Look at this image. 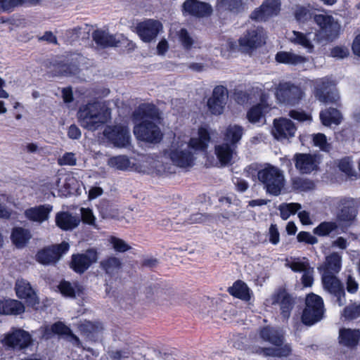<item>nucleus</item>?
Listing matches in <instances>:
<instances>
[{"instance_id":"41","label":"nucleus","mask_w":360,"mask_h":360,"mask_svg":"<svg viewBox=\"0 0 360 360\" xmlns=\"http://www.w3.org/2000/svg\"><path fill=\"white\" fill-rule=\"evenodd\" d=\"M60 293L67 297L75 298L77 295L79 296L82 292V288L77 284L63 281L58 285Z\"/></svg>"},{"instance_id":"44","label":"nucleus","mask_w":360,"mask_h":360,"mask_svg":"<svg viewBox=\"0 0 360 360\" xmlns=\"http://www.w3.org/2000/svg\"><path fill=\"white\" fill-rule=\"evenodd\" d=\"M79 329L82 334L91 340H95L100 332L98 325L87 321L82 323L79 326Z\"/></svg>"},{"instance_id":"8","label":"nucleus","mask_w":360,"mask_h":360,"mask_svg":"<svg viewBox=\"0 0 360 360\" xmlns=\"http://www.w3.org/2000/svg\"><path fill=\"white\" fill-rule=\"evenodd\" d=\"M3 345L14 351L27 349L32 344V335L23 329L13 328L2 340Z\"/></svg>"},{"instance_id":"5","label":"nucleus","mask_w":360,"mask_h":360,"mask_svg":"<svg viewBox=\"0 0 360 360\" xmlns=\"http://www.w3.org/2000/svg\"><path fill=\"white\" fill-rule=\"evenodd\" d=\"M305 308L302 314L304 325L312 326L321 321L324 313L323 299L314 293L308 295L305 300Z\"/></svg>"},{"instance_id":"52","label":"nucleus","mask_w":360,"mask_h":360,"mask_svg":"<svg viewBox=\"0 0 360 360\" xmlns=\"http://www.w3.org/2000/svg\"><path fill=\"white\" fill-rule=\"evenodd\" d=\"M313 143L316 147H319L322 151L328 152L331 147L328 143L326 136L321 133L313 135Z\"/></svg>"},{"instance_id":"1","label":"nucleus","mask_w":360,"mask_h":360,"mask_svg":"<svg viewBox=\"0 0 360 360\" xmlns=\"http://www.w3.org/2000/svg\"><path fill=\"white\" fill-rule=\"evenodd\" d=\"M133 119L136 122L134 134L137 139L150 143H160L162 138L158 124L160 116L158 108L153 104L143 103L133 112Z\"/></svg>"},{"instance_id":"21","label":"nucleus","mask_w":360,"mask_h":360,"mask_svg":"<svg viewBox=\"0 0 360 360\" xmlns=\"http://www.w3.org/2000/svg\"><path fill=\"white\" fill-rule=\"evenodd\" d=\"M15 290L18 297L25 300L29 305L34 306L38 304L37 294L27 281L24 279L17 280Z\"/></svg>"},{"instance_id":"42","label":"nucleus","mask_w":360,"mask_h":360,"mask_svg":"<svg viewBox=\"0 0 360 360\" xmlns=\"http://www.w3.org/2000/svg\"><path fill=\"white\" fill-rule=\"evenodd\" d=\"M101 268L105 271V274L109 276H112L117 273L121 267L120 260L115 257H110L100 263Z\"/></svg>"},{"instance_id":"50","label":"nucleus","mask_w":360,"mask_h":360,"mask_svg":"<svg viewBox=\"0 0 360 360\" xmlns=\"http://www.w3.org/2000/svg\"><path fill=\"white\" fill-rule=\"evenodd\" d=\"M294 16L298 22H305L311 18V13L307 7L297 5L294 10Z\"/></svg>"},{"instance_id":"11","label":"nucleus","mask_w":360,"mask_h":360,"mask_svg":"<svg viewBox=\"0 0 360 360\" xmlns=\"http://www.w3.org/2000/svg\"><path fill=\"white\" fill-rule=\"evenodd\" d=\"M321 281L323 289L335 298L339 306L345 303V292L341 281L335 275L321 274Z\"/></svg>"},{"instance_id":"24","label":"nucleus","mask_w":360,"mask_h":360,"mask_svg":"<svg viewBox=\"0 0 360 360\" xmlns=\"http://www.w3.org/2000/svg\"><path fill=\"white\" fill-rule=\"evenodd\" d=\"M56 224L63 231H72L77 228L81 221L80 217L69 212H59L56 215Z\"/></svg>"},{"instance_id":"9","label":"nucleus","mask_w":360,"mask_h":360,"mask_svg":"<svg viewBox=\"0 0 360 360\" xmlns=\"http://www.w3.org/2000/svg\"><path fill=\"white\" fill-rule=\"evenodd\" d=\"M276 98L280 103L294 105L302 98L304 93L291 82L280 83L276 89Z\"/></svg>"},{"instance_id":"30","label":"nucleus","mask_w":360,"mask_h":360,"mask_svg":"<svg viewBox=\"0 0 360 360\" xmlns=\"http://www.w3.org/2000/svg\"><path fill=\"white\" fill-rule=\"evenodd\" d=\"M52 330L55 335H64L65 339L71 342L74 346L80 347L82 343L79 338L75 335L71 329L65 326L63 322L58 321L52 324Z\"/></svg>"},{"instance_id":"51","label":"nucleus","mask_w":360,"mask_h":360,"mask_svg":"<svg viewBox=\"0 0 360 360\" xmlns=\"http://www.w3.org/2000/svg\"><path fill=\"white\" fill-rule=\"evenodd\" d=\"M347 320H353L360 317V304L353 303L347 306L342 314Z\"/></svg>"},{"instance_id":"48","label":"nucleus","mask_w":360,"mask_h":360,"mask_svg":"<svg viewBox=\"0 0 360 360\" xmlns=\"http://www.w3.org/2000/svg\"><path fill=\"white\" fill-rule=\"evenodd\" d=\"M108 165L119 170H127L131 166V162L126 155L112 157L108 160Z\"/></svg>"},{"instance_id":"46","label":"nucleus","mask_w":360,"mask_h":360,"mask_svg":"<svg viewBox=\"0 0 360 360\" xmlns=\"http://www.w3.org/2000/svg\"><path fill=\"white\" fill-rule=\"evenodd\" d=\"M338 225L334 221H323L314 229V233L319 236H327L336 231Z\"/></svg>"},{"instance_id":"26","label":"nucleus","mask_w":360,"mask_h":360,"mask_svg":"<svg viewBox=\"0 0 360 360\" xmlns=\"http://www.w3.org/2000/svg\"><path fill=\"white\" fill-rule=\"evenodd\" d=\"M342 268V257L338 252H333L326 257L323 264L319 268L321 274L335 275Z\"/></svg>"},{"instance_id":"43","label":"nucleus","mask_w":360,"mask_h":360,"mask_svg":"<svg viewBox=\"0 0 360 360\" xmlns=\"http://www.w3.org/2000/svg\"><path fill=\"white\" fill-rule=\"evenodd\" d=\"M292 188L299 192H307L314 188V183L307 179L295 176L291 179Z\"/></svg>"},{"instance_id":"60","label":"nucleus","mask_w":360,"mask_h":360,"mask_svg":"<svg viewBox=\"0 0 360 360\" xmlns=\"http://www.w3.org/2000/svg\"><path fill=\"white\" fill-rule=\"evenodd\" d=\"M269 242L273 245H277L280 240V234L276 224H271L269 229Z\"/></svg>"},{"instance_id":"40","label":"nucleus","mask_w":360,"mask_h":360,"mask_svg":"<svg viewBox=\"0 0 360 360\" xmlns=\"http://www.w3.org/2000/svg\"><path fill=\"white\" fill-rule=\"evenodd\" d=\"M293 37L291 41L295 44L300 45L304 48L308 53H311L314 50V45L311 41V33L308 32L304 34L298 31H293Z\"/></svg>"},{"instance_id":"61","label":"nucleus","mask_w":360,"mask_h":360,"mask_svg":"<svg viewBox=\"0 0 360 360\" xmlns=\"http://www.w3.org/2000/svg\"><path fill=\"white\" fill-rule=\"evenodd\" d=\"M314 269L310 267L305 271L302 276V283L304 287H310L312 285L314 282L313 277Z\"/></svg>"},{"instance_id":"47","label":"nucleus","mask_w":360,"mask_h":360,"mask_svg":"<svg viewBox=\"0 0 360 360\" xmlns=\"http://www.w3.org/2000/svg\"><path fill=\"white\" fill-rule=\"evenodd\" d=\"M301 208V205L297 202L282 203L279 205L278 210L282 219L287 220L291 214H295Z\"/></svg>"},{"instance_id":"28","label":"nucleus","mask_w":360,"mask_h":360,"mask_svg":"<svg viewBox=\"0 0 360 360\" xmlns=\"http://www.w3.org/2000/svg\"><path fill=\"white\" fill-rule=\"evenodd\" d=\"M269 111V107L262 102L251 107L247 112V119L252 124H263L265 115Z\"/></svg>"},{"instance_id":"32","label":"nucleus","mask_w":360,"mask_h":360,"mask_svg":"<svg viewBox=\"0 0 360 360\" xmlns=\"http://www.w3.org/2000/svg\"><path fill=\"white\" fill-rule=\"evenodd\" d=\"M342 208L338 215L340 221L344 222H351L354 221L357 214V210L353 203L345 199L341 200Z\"/></svg>"},{"instance_id":"45","label":"nucleus","mask_w":360,"mask_h":360,"mask_svg":"<svg viewBox=\"0 0 360 360\" xmlns=\"http://www.w3.org/2000/svg\"><path fill=\"white\" fill-rule=\"evenodd\" d=\"M40 0H0V11H12L14 8L24 4L36 5Z\"/></svg>"},{"instance_id":"16","label":"nucleus","mask_w":360,"mask_h":360,"mask_svg":"<svg viewBox=\"0 0 360 360\" xmlns=\"http://www.w3.org/2000/svg\"><path fill=\"white\" fill-rule=\"evenodd\" d=\"M281 10L280 0H265L262 4L250 15V18L255 21H266L270 18L277 15Z\"/></svg>"},{"instance_id":"59","label":"nucleus","mask_w":360,"mask_h":360,"mask_svg":"<svg viewBox=\"0 0 360 360\" xmlns=\"http://www.w3.org/2000/svg\"><path fill=\"white\" fill-rule=\"evenodd\" d=\"M297 241L309 245H314L318 243L317 238L309 232L300 231L297 236Z\"/></svg>"},{"instance_id":"13","label":"nucleus","mask_w":360,"mask_h":360,"mask_svg":"<svg viewBox=\"0 0 360 360\" xmlns=\"http://www.w3.org/2000/svg\"><path fill=\"white\" fill-rule=\"evenodd\" d=\"M103 135L115 147L126 148L130 144V134L127 127L120 125L107 126Z\"/></svg>"},{"instance_id":"3","label":"nucleus","mask_w":360,"mask_h":360,"mask_svg":"<svg viewBox=\"0 0 360 360\" xmlns=\"http://www.w3.org/2000/svg\"><path fill=\"white\" fill-rule=\"evenodd\" d=\"M257 178L267 194L278 196L282 193L285 179L283 172L277 167L268 165L258 171Z\"/></svg>"},{"instance_id":"34","label":"nucleus","mask_w":360,"mask_h":360,"mask_svg":"<svg viewBox=\"0 0 360 360\" xmlns=\"http://www.w3.org/2000/svg\"><path fill=\"white\" fill-rule=\"evenodd\" d=\"M92 37L96 44L101 47L116 46L119 42L115 36L103 30H95Z\"/></svg>"},{"instance_id":"39","label":"nucleus","mask_w":360,"mask_h":360,"mask_svg":"<svg viewBox=\"0 0 360 360\" xmlns=\"http://www.w3.org/2000/svg\"><path fill=\"white\" fill-rule=\"evenodd\" d=\"M320 119L323 125L330 126L332 124H339L342 115L336 108H329L320 112Z\"/></svg>"},{"instance_id":"63","label":"nucleus","mask_w":360,"mask_h":360,"mask_svg":"<svg viewBox=\"0 0 360 360\" xmlns=\"http://www.w3.org/2000/svg\"><path fill=\"white\" fill-rule=\"evenodd\" d=\"M289 115L291 118L298 120L300 122L311 120V116L304 112V111L292 110L290 111Z\"/></svg>"},{"instance_id":"20","label":"nucleus","mask_w":360,"mask_h":360,"mask_svg":"<svg viewBox=\"0 0 360 360\" xmlns=\"http://www.w3.org/2000/svg\"><path fill=\"white\" fill-rule=\"evenodd\" d=\"M272 303L279 305L282 318L288 320L295 305L293 297L285 290H279L273 295Z\"/></svg>"},{"instance_id":"25","label":"nucleus","mask_w":360,"mask_h":360,"mask_svg":"<svg viewBox=\"0 0 360 360\" xmlns=\"http://www.w3.org/2000/svg\"><path fill=\"white\" fill-rule=\"evenodd\" d=\"M254 352L265 357H288L292 353V346L290 343H285L284 345L274 347H257Z\"/></svg>"},{"instance_id":"6","label":"nucleus","mask_w":360,"mask_h":360,"mask_svg":"<svg viewBox=\"0 0 360 360\" xmlns=\"http://www.w3.org/2000/svg\"><path fill=\"white\" fill-rule=\"evenodd\" d=\"M266 33L262 27H252L248 30L238 41L239 50L243 53H250L265 44Z\"/></svg>"},{"instance_id":"54","label":"nucleus","mask_w":360,"mask_h":360,"mask_svg":"<svg viewBox=\"0 0 360 360\" xmlns=\"http://www.w3.org/2000/svg\"><path fill=\"white\" fill-rule=\"evenodd\" d=\"M339 169L346 175L352 176L354 175L352 161L349 157H345L339 161Z\"/></svg>"},{"instance_id":"18","label":"nucleus","mask_w":360,"mask_h":360,"mask_svg":"<svg viewBox=\"0 0 360 360\" xmlns=\"http://www.w3.org/2000/svg\"><path fill=\"white\" fill-rule=\"evenodd\" d=\"M228 98L227 89L224 86H217L213 89L212 96L207 101V107L213 115H221Z\"/></svg>"},{"instance_id":"31","label":"nucleus","mask_w":360,"mask_h":360,"mask_svg":"<svg viewBox=\"0 0 360 360\" xmlns=\"http://www.w3.org/2000/svg\"><path fill=\"white\" fill-rule=\"evenodd\" d=\"M25 311V306L16 300H0V314L19 315Z\"/></svg>"},{"instance_id":"2","label":"nucleus","mask_w":360,"mask_h":360,"mask_svg":"<svg viewBox=\"0 0 360 360\" xmlns=\"http://www.w3.org/2000/svg\"><path fill=\"white\" fill-rule=\"evenodd\" d=\"M210 141V132L206 127L198 129V137L191 138L188 143H173L170 148L165 152L172 163L181 168L191 167L195 157L192 150L205 151Z\"/></svg>"},{"instance_id":"15","label":"nucleus","mask_w":360,"mask_h":360,"mask_svg":"<svg viewBox=\"0 0 360 360\" xmlns=\"http://www.w3.org/2000/svg\"><path fill=\"white\" fill-rule=\"evenodd\" d=\"M297 128L290 119L281 117L274 120L272 134L274 137L281 142L288 141L295 136Z\"/></svg>"},{"instance_id":"35","label":"nucleus","mask_w":360,"mask_h":360,"mask_svg":"<svg viewBox=\"0 0 360 360\" xmlns=\"http://www.w3.org/2000/svg\"><path fill=\"white\" fill-rule=\"evenodd\" d=\"M228 292L233 297L244 301H249L251 298L250 288L242 281H236L231 287L229 288Z\"/></svg>"},{"instance_id":"19","label":"nucleus","mask_w":360,"mask_h":360,"mask_svg":"<svg viewBox=\"0 0 360 360\" xmlns=\"http://www.w3.org/2000/svg\"><path fill=\"white\" fill-rule=\"evenodd\" d=\"M259 336L264 342L276 347L285 345V332L279 327L271 326L262 327L259 330Z\"/></svg>"},{"instance_id":"22","label":"nucleus","mask_w":360,"mask_h":360,"mask_svg":"<svg viewBox=\"0 0 360 360\" xmlns=\"http://www.w3.org/2000/svg\"><path fill=\"white\" fill-rule=\"evenodd\" d=\"M183 11L195 17H206L212 13V8L209 4L197 0H187L183 4Z\"/></svg>"},{"instance_id":"10","label":"nucleus","mask_w":360,"mask_h":360,"mask_svg":"<svg viewBox=\"0 0 360 360\" xmlns=\"http://www.w3.org/2000/svg\"><path fill=\"white\" fill-rule=\"evenodd\" d=\"M315 96L323 103H337L340 99L339 94L333 82L326 77L317 82Z\"/></svg>"},{"instance_id":"58","label":"nucleus","mask_w":360,"mask_h":360,"mask_svg":"<svg viewBox=\"0 0 360 360\" xmlns=\"http://www.w3.org/2000/svg\"><path fill=\"white\" fill-rule=\"evenodd\" d=\"M110 241L114 250L117 252H124L130 249V246L120 238L112 236Z\"/></svg>"},{"instance_id":"14","label":"nucleus","mask_w":360,"mask_h":360,"mask_svg":"<svg viewBox=\"0 0 360 360\" xmlns=\"http://www.w3.org/2000/svg\"><path fill=\"white\" fill-rule=\"evenodd\" d=\"M98 259V253L94 249H88L84 253L72 255L70 268L76 273H84Z\"/></svg>"},{"instance_id":"27","label":"nucleus","mask_w":360,"mask_h":360,"mask_svg":"<svg viewBox=\"0 0 360 360\" xmlns=\"http://www.w3.org/2000/svg\"><path fill=\"white\" fill-rule=\"evenodd\" d=\"M295 167L302 174H309L316 168L314 158L310 154L295 155Z\"/></svg>"},{"instance_id":"36","label":"nucleus","mask_w":360,"mask_h":360,"mask_svg":"<svg viewBox=\"0 0 360 360\" xmlns=\"http://www.w3.org/2000/svg\"><path fill=\"white\" fill-rule=\"evenodd\" d=\"M276 60L279 63L296 65L307 61L304 56L287 51H279L276 55Z\"/></svg>"},{"instance_id":"57","label":"nucleus","mask_w":360,"mask_h":360,"mask_svg":"<svg viewBox=\"0 0 360 360\" xmlns=\"http://www.w3.org/2000/svg\"><path fill=\"white\" fill-rule=\"evenodd\" d=\"M289 267L295 272L304 273L307 269L310 268V266L307 260H305V258H304L303 260L297 259V260L292 261L289 264Z\"/></svg>"},{"instance_id":"53","label":"nucleus","mask_w":360,"mask_h":360,"mask_svg":"<svg viewBox=\"0 0 360 360\" xmlns=\"http://www.w3.org/2000/svg\"><path fill=\"white\" fill-rule=\"evenodd\" d=\"M242 0H221L219 6L225 10L238 13L242 8Z\"/></svg>"},{"instance_id":"56","label":"nucleus","mask_w":360,"mask_h":360,"mask_svg":"<svg viewBox=\"0 0 360 360\" xmlns=\"http://www.w3.org/2000/svg\"><path fill=\"white\" fill-rule=\"evenodd\" d=\"M80 219L84 224L93 226L94 227H96V217L91 209L82 207L80 209Z\"/></svg>"},{"instance_id":"64","label":"nucleus","mask_w":360,"mask_h":360,"mask_svg":"<svg viewBox=\"0 0 360 360\" xmlns=\"http://www.w3.org/2000/svg\"><path fill=\"white\" fill-rule=\"evenodd\" d=\"M348 55V49L344 47L336 46L331 50V56L334 58H344Z\"/></svg>"},{"instance_id":"17","label":"nucleus","mask_w":360,"mask_h":360,"mask_svg":"<svg viewBox=\"0 0 360 360\" xmlns=\"http://www.w3.org/2000/svg\"><path fill=\"white\" fill-rule=\"evenodd\" d=\"M162 29V25L158 20L148 19L137 24L136 32L144 42H150L156 38Z\"/></svg>"},{"instance_id":"12","label":"nucleus","mask_w":360,"mask_h":360,"mask_svg":"<svg viewBox=\"0 0 360 360\" xmlns=\"http://www.w3.org/2000/svg\"><path fill=\"white\" fill-rule=\"evenodd\" d=\"M69 244L65 241L58 245L45 248L37 252L36 255L37 260L43 264L56 263L63 255L69 250Z\"/></svg>"},{"instance_id":"29","label":"nucleus","mask_w":360,"mask_h":360,"mask_svg":"<svg viewBox=\"0 0 360 360\" xmlns=\"http://www.w3.org/2000/svg\"><path fill=\"white\" fill-rule=\"evenodd\" d=\"M340 343L347 347L356 346L360 340V330L356 329L342 328L339 333Z\"/></svg>"},{"instance_id":"38","label":"nucleus","mask_w":360,"mask_h":360,"mask_svg":"<svg viewBox=\"0 0 360 360\" xmlns=\"http://www.w3.org/2000/svg\"><path fill=\"white\" fill-rule=\"evenodd\" d=\"M31 238L29 230L22 227L14 228L12 231L11 238L13 243L17 248H23Z\"/></svg>"},{"instance_id":"37","label":"nucleus","mask_w":360,"mask_h":360,"mask_svg":"<svg viewBox=\"0 0 360 360\" xmlns=\"http://www.w3.org/2000/svg\"><path fill=\"white\" fill-rule=\"evenodd\" d=\"M243 135V127L237 124H230L224 133L226 143L236 147Z\"/></svg>"},{"instance_id":"23","label":"nucleus","mask_w":360,"mask_h":360,"mask_svg":"<svg viewBox=\"0 0 360 360\" xmlns=\"http://www.w3.org/2000/svg\"><path fill=\"white\" fill-rule=\"evenodd\" d=\"M52 210L51 205L44 204L27 209L25 211V216L31 221L41 224L49 219Z\"/></svg>"},{"instance_id":"55","label":"nucleus","mask_w":360,"mask_h":360,"mask_svg":"<svg viewBox=\"0 0 360 360\" xmlns=\"http://www.w3.org/2000/svg\"><path fill=\"white\" fill-rule=\"evenodd\" d=\"M60 166H75L77 164L76 155L74 153L66 152L58 159Z\"/></svg>"},{"instance_id":"7","label":"nucleus","mask_w":360,"mask_h":360,"mask_svg":"<svg viewBox=\"0 0 360 360\" xmlns=\"http://www.w3.org/2000/svg\"><path fill=\"white\" fill-rule=\"evenodd\" d=\"M314 20L319 26L318 36L326 41H333L340 34V25L332 15L317 14Z\"/></svg>"},{"instance_id":"62","label":"nucleus","mask_w":360,"mask_h":360,"mask_svg":"<svg viewBox=\"0 0 360 360\" xmlns=\"http://www.w3.org/2000/svg\"><path fill=\"white\" fill-rule=\"evenodd\" d=\"M234 99L237 103L244 105L250 99V95L247 91H238L234 94Z\"/></svg>"},{"instance_id":"4","label":"nucleus","mask_w":360,"mask_h":360,"mask_svg":"<svg viewBox=\"0 0 360 360\" xmlns=\"http://www.w3.org/2000/svg\"><path fill=\"white\" fill-rule=\"evenodd\" d=\"M78 118L81 125L91 131L97 129L107 122L106 113L98 101L89 102L79 108Z\"/></svg>"},{"instance_id":"49","label":"nucleus","mask_w":360,"mask_h":360,"mask_svg":"<svg viewBox=\"0 0 360 360\" xmlns=\"http://www.w3.org/2000/svg\"><path fill=\"white\" fill-rule=\"evenodd\" d=\"M177 37L181 45L184 50L189 51L193 47L195 40L190 35L186 29H180V30L177 32Z\"/></svg>"},{"instance_id":"33","label":"nucleus","mask_w":360,"mask_h":360,"mask_svg":"<svg viewBox=\"0 0 360 360\" xmlns=\"http://www.w3.org/2000/svg\"><path fill=\"white\" fill-rule=\"evenodd\" d=\"M236 148L228 143L215 146V154L221 165H226L231 162Z\"/></svg>"}]
</instances>
